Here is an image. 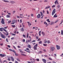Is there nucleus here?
I'll return each mask as SVG.
<instances>
[{"instance_id":"f257e3e1","label":"nucleus","mask_w":63,"mask_h":63,"mask_svg":"<svg viewBox=\"0 0 63 63\" xmlns=\"http://www.w3.org/2000/svg\"><path fill=\"white\" fill-rule=\"evenodd\" d=\"M56 12V10L55 9H54L53 10V11L52 13V15L53 16L54 15V14L55 13V12Z\"/></svg>"},{"instance_id":"f03ea898","label":"nucleus","mask_w":63,"mask_h":63,"mask_svg":"<svg viewBox=\"0 0 63 63\" xmlns=\"http://www.w3.org/2000/svg\"><path fill=\"white\" fill-rule=\"evenodd\" d=\"M37 46L38 44H37L33 47L34 49H35V50H36V49H37Z\"/></svg>"},{"instance_id":"7ed1b4c3","label":"nucleus","mask_w":63,"mask_h":63,"mask_svg":"<svg viewBox=\"0 0 63 63\" xmlns=\"http://www.w3.org/2000/svg\"><path fill=\"white\" fill-rule=\"evenodd\" d=\"M1 23L4 24H5V21H4V20L3 19V18H1Z\"/></svg>"},{"instance_id":"20e7f679","label":"nucleus","mask_w":63,"mask_h":63,"mask_svg":"<svg viewBox=\"0 0 63 63\" xmlns=\"http://www.w3.org/2000/svg\"><path fill=\"white\" fill-rule=\"evenodd\" d=\"M6 56V55L5 54H0V56H1V57H5V56Z\"/></svg>"},{"instance_id":"39448f33","label":"nucleus","mask_w":63,"mask_h":63,"mask_svg":"<svg viewBox=\"0 0 63 63\" xmlns=\"http://www.w3.org/2000/svg\"><path fill=\"white\" fill-rule=\"evenodd\" d=\"M50 48L51 51H53L55 49V48L54 47H51Z\"/></svg>"},{"instance_id":"423d86ee","label":"nucleus","mask_w":63,"mask_h":63,"mask_svg":"<svg viewBox=\"0 0 63 63\" xmlns=\"http://www.w3.org/2000/svg\"><path fill=\"white\" fill-rule=\"evenodd\" d=\"M1 37H2V38H3V39H5V38H6V37H5V36L3 34H1Z\"/></svg>"},{"instance_id":"0eeeda50","label":"nucleus","mask_w":63,"mask_h":63,"mask_svg":"<svg viewBox=\"0 0 63 63\" xmlns=\"http://www.w3.org/2000/svg\"><path fill=\"white\" fill-rule=\"evenodd\" d=\"M42 61H43L44 63H47V61L45 59H42Z\"/></svg>"},{"instance_id":"6e6552de","label":"nucleus","mask_w":63,"mask_h":63,"mask_svg":"<svg viewBox=\"0 0 63 63\" xmlns=\"http://www.w3.org/2000/svg\"><path fill=\"white\" fill-rule=\"evenodd\" d=\"M40 14L41 16V17L40 18H43V17H44V15H43V13L42 12H40Z\"/></svg>"},{"instance_id":"1a4fd4ad","label":"nucleus","mask_w":63,"mask_h":63,"mask_svg":"<svg viewBox=\"0 0 63 63\" xmlns=\"http://www.w3.org/2000/svg\"><path fill=\"white\" fill-rule=\"evenodd\" d=\"M56 47L57 49H58V50L60 49V47L59 46H58L57 45L56 46Z\"/></svg>"},{"instance_id":"9d476101","label":"nucleus","mask_w":63,"mask_h":63,"mask_svg":"<svg viewBox=\"0 0 63 63\" xmlns=\"http://www.w3.org/2000/svg\"><path fill=\"white\" fill-rule=\"evenodd\" d=\"M41 17V15L40 14H39L37 16V18H40Z\"/></svg>"},{"instance_id":"9b49d317","label":"nucleus","mask_w":63,"mask_h":63,"mask_svg":"<svg viewBox=\"0 0 63 63\" xmlns=\"http://www.w3.org/2000/svg\"><path fill=\"white\" fill-rule=\"evenodd\" d=\"M11 61L13 62L14 61L15 59H14V58H13V57L11 56Z\"/></svg>"},{"instance_id":"f8f14e48","label":"nucleus","mask_w":63,"mask_h":63,"mask_svg":"<svg viewBox=\"0 0 63 63\" xmlns=\"http://www.w3.org/2000/svg\"><path fill=\"white\" fill-rule=\"evenodd\" d=\"M54 3L55 4H56H56L57 3L58 5H59V3H58V1H57V0L55 1L54 2Z\"/></svg>"},{"instance_id":"ddd939ff","label":"nucleus","mask_w":63,"mask_h":63,"mask_svg":"<svg viewBox=\"0 0 63 63\" xmlns=\"http://www.w3.org/2000/svg\"><path fill=\"white\" fill-rule=\"evenodd\" d=\"M44 24L46 25V26H47L48 25L47 24V23L45 21L44 22Z\"/></svg>"},{"instance_id":"4468645a","label":"nucleus","mask_w":63,"mask_h":63,"mask_svg":"<svg viewBox=\"0 0 63 63\" xmlns=\"http://www.w3.org/2000/svg\"><path fill=\"white\" fill-rule=\"evenodd\" d=\"M57 14L56 13L54 15L53 17H57Z\"/></svg>"},{"instance_id":"2eb2a0df","label":"nucleus","mask_w":63,"mask_h":63,"mask_svg":"<svg viewBox=\"0 0 63 63\" xmlns=\"http://www.w3.org/2000/svg\"><path fill=\"white\" fill-rule=\"evenodd\" d=\"M15 22H16V20H13L12 21V24H14Z\"/></svg>"},{"instance_id":"dca6fc26","label":"nucleus","mask_w":63,"mask_h":63,"mask_svg":"<svg viewBox=\"0 0 63 63\" xmlns=\"http://www.w3.org/2000/svg\"><path fill=\"white\" fill-rule=\"evenodd\" d=\"M3 2H7V3H9V1H8L6 0H3Z\"/></svg>"},{"instance_id":"f3484780","label":"nucleus","mask_w":63,"mask_h":63,"mask_svg":"<svg viewBox=\"0 0 63 63\" xmlns=\"http://www.w3.org/2000/svg\"><path fill=\"white\" fill-rule=\"evenodd\" d=\"M58 5L57 6V9H59V8H60V5Z\"/></svg>"},{"instance_id":"a211bd4d","label":"nucleus","mask_w":63,"mask_h":63,"mask_svg":"<svg viewBox=\"0 0 63 63\" xmlns=\"http://www.w3.org/2000/svg\"><path fill=\"white\" fill-rule=\"evenodd\" d=\"M6 17L7 18H9L10 17V16L8 15H7L6 16Z\"/></svg>"},{"instance_id":"6ab92c4d","label":"nucleus","mask_w":63,"mask_h":63,"mask_svg":"<svg viewBox=\"0 0 63 63\" xmlns=\"http://www.w3.org/2000/svg\"><path fill=\"white\" fill-rule=\"evenodd\" d=\"M50 6H48L47 7H46L45 8V9L46 10H47V9H48V8H50Z\"/></svg>"},{"instance_id":"aec40b11","label":"nucleus","mask_w":63,"mask_h":63,"mask_svg":"<svg viewBox=\"0 0 63 63\" xmlns=\"http://www.w3.org/2000/svg\"><path fill=\"white\" fill-rule=\"evenodd\" d=\"M27 47H29V48H31V46L30 45H27Z\"/></svg>"},{"instance_id":"412c9836","label":"nucleus","mask_w":63,"mask_h":63,"mask_svg":"<svg viewBox=\"0 0 63 63\" xmlns=\"http://www.w3.org/2000/svg\"><path fill=\"white\" fill-rule=\"evenodd\" d=\"M4 28H0V31H3V30Z\"/></svg>"},{"instance_id":"4be33fe9","label":"nucleus","mask_w":63,"mask_h":63,"mask_svg":"<svg viewBox=\"0 0 63 63\" xmlns=\"http://www.w3.org/2000/svg\"><path fill=\"white\" fill-rule=\"evenodd\" d=\"M21 30L23 32V31H24V29H23V28L21 29Z\"/></svg>"},{"instance_id":"5701e85b","label":"nucleus","mask_w":63,"mask_h":63,"mask_svg":"<svg viewBox=\"0 0 63 63\" xmlns=\"http://www.w3.org/2000/svg\"><path fill=\"white\" fill-rule=\"evenodd\" d=\"M16 60H17V61H19V62H20V61L19 60V58H17L16 59Z\"/></svg>"},{"instance_id":"b1692460","label":"nucleus","mask_w":63,"mask_h":63,"mask_svg":"<svg viewBox=\"0 0 63 63\" xmlns=\"http://www.w3.org/2000/svg\"><path fill=\"white\" fill-rule=\"evenodd\" d=\"M7 60L8 61H11V59H10V57H8V58Z\"/></svg>"},{"instance_id":"393cba45","label":"nucleus","mask_w":63,"mask_h":63,"mask_svg":"<svg viewBox=\"0 0 63 63\" xmlns=\"http://www.w3.org/2000/svg\"><path fill=\"white\" fill-rule=\"evenodd\" d=\"M10 2L11 4H14V3H15V2L13 1H11Z\"/></svg>"},{"instance_id":"a878e982","label":"nucleus","mask_w":63,"mask_h":63,"mask_svg":"<svg viewBox=\"0 0 63 63\" xmlns=\"http://www.w3.org/2000/svg\"><path fill=\"white\" fill-rule=\"evenodd\" d=\"M45 42H44V43H47V40H46V39H45Z\"/></svg>"},{"instance_id":"bb28decb","label":"nucleus","mask_w":63,"mask_h":63,"mask_svg":"<svg viewBox=\"0 0 63 63\" xmlns=\"http://www.w3.org/2000/svg\"><path fill=\"white\" fill-rule=\"evenodd\" d=\"M27 23H28V25L29 26V25H31V24L30 23H29V22H28Z\"/></svg>"},{"instance_id":"cd10ccee","label":"nucleus","mask_w":63,"mask_h":63,"mask_svg":"<svg viewBox=\"0 0 63 63\" xmlns=\"http://www.w3.org/2000/svg\"><path fill=\"white\" fill-rule=\"evenodd\" d=\"M61 35H63V31L61 30Z\"/></svg>"},{"instance_id":"c85d7f7f","label":"nucleus","mask_w":63,"mask_h":63,"mask_svg":"<svg viewBox=\"0 0 63 63\" xmlns=\"http://www.w3.org/2000/svg\"><path fill=\"white\" fill-rule=\"evenodd\" d=\"M29 36V33H27V38H28V36Z\"/></svg>"},{"instance_id":"c756f323","label":"nucleus","mask_w":63,"mask_h":63,"mask_svg":"<svg viewBox=\"0 0 63 63\" xmlns=\"http://www.w3.org/2000/svg\"><path fill=\"white\" fill-rule=\"evenodd\" d=\"M12 21H8V23L9 24V23H10Z\"/></svg>"},{"instance_id":"7c9ffc66","label":"nucleus","mask_w":63,"mask_h":63,"mask_svg":"<svg viewBox=\"0 0 63 63\" xmlns=\"http://www.w3.org/2000/svg\"><path fill=\"white\" fill-rule=\"evenodd\" d=\"M41 31H39V35L40 36L41 35Z\"/></svg>"},{"instance_id":"2f4dec72","label":"nucleus","mask_w":63,"mask_h":63,"mask_svg":"<svg viewBox=\"0 0 63 63\" xmlns=\"http://www.w3.org/2000/svg\"><path fill=\"white\" fill-rule=\"evenodd\" d=\"M6 42H9V41H8V38H6Z\"/></svg>"},{"instance_id":"473e14b6","label":"nucleus","mask_w":63,"mask_h":63,"mask_svg":"<svg viewBox=\"0 0 63 63\" xmlns=\"http://www.w3.org/2000/svg\"><path fill=\"white\" fill-rule=\"evenodd\" d=\"M47 21H48V22H50V21L49 20V19L47 20Z\"/></svg>"},{"instance_id":"72a5a7b5","label":"nucleus","mask_w":63,"mask_h":63,"mask_svg":"<svg viewBox=\"0 0 63 63\" xmlns=\"http://www.w3.org/2000/svg\"><path fill=\"white\" fill-rule=\"evenodd\" d=\"M43 46H47V44H44Z\"/></svg>"},{"instance_id":"f704fd0d","label":"nucleus","mask_w":63,"mask_h":63,"mask_svg":"<svg viewBox=\"0 0 63 63\" xmlns=\"http://www.w3.org/2000/svg\"><path fill=\"white\" fill-rule=\"evenodd\" d=\"M44 2H47L48 0H45L44 1Z\"/></svg>"},{"instance_id":"c9c22d12","label":"nucleus","mask_w":63,"mask_h":63,"mask_svg":"<svg viewBox=\"0 0 63 63\" xmlns=\"http://www.w3.org/2000/svg\"><path fill=\"white\" fill-rule=\"evenodd\" d=\"M16 31H17V30H16L14 32V33H15V34H16Z\"/></svg>"},{"instance_id":"e433bc0d","label":"nucleus","mask_w":63,"mask_h":63,"mask_svg":"<svg viewBox=\"0 0 63 63\" xmlns=\"http://www.w3.org/2000/svg\"><path fill=\"white\" fill-rule=\"evenodd\" d=\"M12 27H13V28H15V25H12Z\"/></svg>"},{"instance_id":"4c0bfd02","label":"nucleus","mask_w":63,"mask_h":63,"mask_svg":"<svg viewBox=\"0 0 63 63\" xmlns=\"http://www.w3.org/2000/svg\"><path fill=\"white\" fill-rule=\"evenodd\" d=\"M23 37H24V38H26V36H25V35L24 34H23Z\"/></svg>"},{"instance_id":"58836bf2","label":"nucleus","mask_w":63,"mask_h":63,"mask_svg":"<svg viewBox=\"0 0 63 63\" xmlns=\"http://www.w3.org/2000/svg\"><path fill=\"white\" fill-rule=\"evenodd\" d=\"M42 42L41 41L40 42H39V44H42Z\"/></svg>"},{"instance_id":"ea45409f","label":"nucleus","mask_w":63,"mask_h":63,"mask_svg":"<svg viewBox=\"0 0 63 63\" xmlns=\"http://www.w3.org/2000/svg\"><path fill=\"white\" fill-rule=\"evenodd\" d=\"M20 18H22V17H21V16H23V15L20 14Z\"/></svg>"},{"instance_id":"a19ab883","label":"nucleus","mask_w":63,"mask_h":63,"mask_svg":"<svg viewBox=\"0 0 63 63\" xmlns=\"http://www.w3.org/2000/svg\"><path fill=\"white\" fill-rule=\"evenodd\" d=\"M3 31H5V32H7V31L6 30L4 29H3Z\"/></svg>"},{"instance_id":"79ce46f5","label":"nucleus","mask_w":63,"mask_h":63,"mask_svg":"<svg viewBox=\"0 0 63 63\" xmlns=\"http://www.w3.org/2000/svg\"><path fill=\"white\" fill-rule=\"evenodd\" d=\"M31 39H30V40H28V42H31Z\"/></svg>"},{"instance_id":"37998d69","label":"nucleus","mask_w":63,"mask_h":63,"mask_svg":"<svg viewBox=\"0 0 63 63\" xmlns=\"http://www.w3.org/2000/svg\"><path fill=\"white\" fill-rule=\"evenodd\" d=\"M55 5H54L52 6V8H55Z\"/></svg>"},{"instance_id":"c03bdc74","label":"nucleus","mask_w":63,"mask_h":63,"mask_svg":"<svg viewBox=\"0 0 63 63\" xmlns=\"http://www.w3.org/2000/svg\"><path fill=\"white\" fill-rule=\"evenodd\" d=\"M58 21V20L57 19L56 20V21H55V23H56Z\"/></svg>"},{"instance_id":"a18cd8bd","label":"nucleus","mask_w":63,"mask_h":63,"mask_svg":"<svg viewBox=\"0 0 63 63\" xmlns=\"http://www.w3.org/2000/svg\"><path fill=\"white\" fill-rule=\"evenodd\" d=\"M36 60L37 61H39L40 60L39 59H36Z\"/></svg>"},{"instance_id":"49530a36","label":"nucleus","mask_w":63,"mask_h":63,"mask_svg":"<svg viewBox=\"0 0 63 63\" xmlns=\"http://www.w3.org/2000/svg\"><path fill=\"white\" fill-rule=\"evenodd\" d=\"M47 43L48 44H49L50 43V41L49 40H48Z\"/></svg>"},{"instance_id":"de8ad7c7","label":"nucleus","mask_w":63,"mask_h":63,"mask_svg":"<svg viewBox=\"0 0 63 63\" xmlns=\"http://www.w3.org/2000/svg\"><path fill=\"white\" fill-rule=\"evenodd\" d=\"M9 50L10 51H13V50L11 49H9Z\"/></svg>"},{"instance_id":"09e8293b","label":"nucleus","mask_w":63,"mask_h":63,"mask_svg":"<svg viewBox=\"0 0 63 63\" xmlns=\"http://www.w3.org/2000/svg\"><path fill=\"white\" fill-rule=\"evenodd\" d=\"M53 24V22H51V24H50V25H52Z\"/></svg>"},{"instance_id":"8fccbe9b","label":"nucleus","mask_w":63,"mask_h":63,"mask_svg":"<svg viewBox=\"0 0 63 63\" xmlns=\"http://www.w3.org/2000/svg\"><path fill=\"white\" fill-rule=\"evenodd\" d=\"M62 21H61V23H60V24H62V23L63 22V20L62 19Z\"/></svg>"},{"instance_id":"3c124183","label":"nucleus","mask_w":63,"mask_h":63,"mask_svg":"<svg viewBox=\"0 0 63 63\" xmlns=\"http://www.w3.org/2000/svg\"><path fill=\"white\" fill-rule=\"evenodd\" d=\"M26 50H29H29H30L28 48H26Z\"/></svg>"},{"instance_id":"603ef678","label":"nucleus","mask_w":63,"mask_h":63,"mask_svg":"<svg viewBox=\"0 0 63 63\" xmlns=\"http://www.w3.org/2000/svg\"><path fill=\"white\" fill-rule=\"evenodd\" d=\"M49 60H52V59L51 58H49Z\"/></svg>"},{"instance_id":"864d4df0","label":"nucleus","mask_w":63,"mask_h":63,"mask_svg":"<svg viewBox=\"0 0 63 63\" xmlns=\"http://www.w3.org/2000/svg\"><path fill=\"white\" fill-rule=\"evenodd\" d=\"M20 23H21V22H22V19H21L20 20Z\"/></svg>"},{"instance_id":"5fc2aeb1","label":"nucleus","mask_w":63,"mask_h":63,"mask_svg":"<svg viewBox=\"0 0 63 63\" xmlns=\"http://www.w3.org/2000/svg\"><path fill=\"white\" fill-rule=\"evenodd\" d=\"M43 50L44 51V52H46V49H44Z\"/></svg>"},{"instance_id":"6e6d98bb","label":"nucleus","mask_w":63,"mask_h":63,"mask_svg":"<svg viewBox=\"0 0 63 63\" xmlns=\"http://www.w3.org/2000/svg\"><path fill=\"white\" fill-rule=\"evenodd\" d=\"M14 38H15L14 37H13L11 38V40H14Z\"/></svg>"},{"instance_id":"4d7b16f0","label":"nucleus","mask_w":63,"mask_h":63,"mask_svg":"<svg viewBox=\"0 0 63 63\" xmlns=\"http://www.w3.org/2000/svg\"><path fill=\"white\" fill-rule=\"evenodd\" d=\"M12 52H14L15 53H16L15 51L14 50H13V51H12Z\"/></svg>"},{"instance_id":"13d9d810","label":"nucleus","mask_w":63,"mask_h":63,"mask_svg":"<svg viewBox=\"0 0 63 63\" xmlns=\"http://www.w3.org/2000/svg\"><path fill=\"white\" fill-rule=\"evenodd\" d=\"M12 35H13V36H15L16 35V34H14V33H12L11 34Z\"/></svg>"},{"instance_id":"bf43d9fd","label":"nucleus","mask_w":63,"mask_h":63,"mask_svg":"<svg viewBox=\"0 0 63 63\" xmlns=\"http://www.w3.org/2000/svg\"><path fill=\"white\" fill-rule=\"evenodd\" d=\"M40 40H41V38H39L37 40V41H40Z\"/></svg>"},{"instance_id":"052dcab7","label":"nucleus","mask_w":63,"mask_h":63,"mask_svg":"<svg viewBox=\"0 0 63 63\" xmlns=\"http://www.w3.org/2000/svg\"><path fill=\"white\" fill-rule=\"evenodd\" d=\"M7 28V27H4V29H6Z\"/></svg>"},{"instance_id":"680f3d73","label":"nucleus","mask_w":63,"mask_h":63,"mask_svg":"<svg viewBox=\"0 0 63 63\" xmlns=\"http://www.w3.org/2000/svg\"><path fill=\"white\" fill-rule=\"evenodd\" d=\"M25 39H23V42H25Z\"/></svg>"},{"instance_id":"e2e57ef3","label":"nucleus","mask_w":63,"mask_h":63,"mask_svg":"<svg viewBox=\"0 0 63 63\" xmlns=\"http://www.w3.org/2000/svg\"><path fill=\"white\" fill-rule=\"evenodd\" d=\"M13 47L14 48V49H16V48L15 47V46H13Z\"/></svg>"},{"instance_id":"0e129e2a","label":"nucleus","mask_w":63,"mask_h":63,"mask_svg":"<svg viewBox=\"0 0 63 63\" xmlns=\"http://www.w3.org/2000/svg\"><path fill=\"white\" fill-rule=\"evenodd\" d=\"M36 42V41H35V40H33L32 42V43H33V42Z\"/></svg>"},{"instance_id":"69168bd1","label":"nucleus","mask_w":63,"mask_h":63,"mask_svg":"<svg viewBox=\"0 0 63 63\" xmlns=\"http://www.w3.org/2000/svg\"><path fill=\"white\" fill-rule=\"evenodd\" d=\"M52 63H56L55 62V61H53L52 62Z\"/></svg>"},{"instance_id":"338daca9","label":"nucleus","mask_w":63,"mask_h":63,"mask_svg":"<svg viewBox=\"0 0 63 63\" xmlns=\"http://www.w3.org/2000/svg\"><path fill=\"white\" fill-rule=\"evenodd\" d=\"M38 38H39V37L38 36L36 37V39H38Z\"/></svg>"},{"instance_id":"774afa93","label":"nucleus","mask_w":63,"mask_h":63,"mask_svg":"<svg viewBox=\"0 0 63 63\" xmlns=\"http://www.w3.org/2000/svg\"><path fill=\"white\" fill-rule=\"evenodd\" d=\"M15 11H13V14H15Z\"/></svg>"}]
</instances>
